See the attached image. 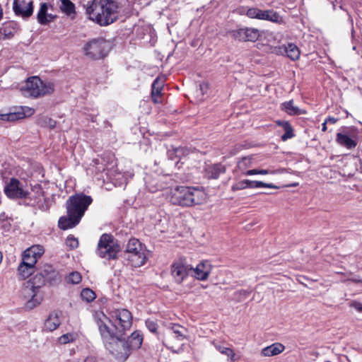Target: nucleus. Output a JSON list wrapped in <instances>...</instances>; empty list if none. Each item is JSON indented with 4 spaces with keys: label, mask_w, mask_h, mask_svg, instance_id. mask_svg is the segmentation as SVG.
Returning <instances> with one entry per match:
<instances>
[{
    "label": "nucleus",
    "mask_w": 362,
    "mask_h": 362,
    "mask_svg": "<svg viewBox=\"0 0 362 362\" xmlns=\"http://www.w3.org/2000/svg\"><path fill=\"white\" fill-rule=\"evenodd\" d=\"M192 271V267L183 259L175 262L171 266V274L178 284H181Z\"/></svg>",
    "instance_id": "4468645a"
},
{
    "label": "nucleus",
    "mask_w": 362,
    "mask_h": 362,
    "mask_svg": "<svg viewBox=\"0 0 362 362\" xmlns=\"http://www.w3.org/2000/svg\"><path fill=\"white\" fill-rule=\"evenodd\" d=\"M204 194L201 190L189 187H177L171 192L170 202L175 205L191 206L201 204Z\"/></svg>",
    "instance_id": "7ed1b4c3"
},
{
    "label": "nucleus",
    "mask_w": 362,
    "mask_h": 362,
    "mask_svg": "<svg viewBox=\"0 0 362 362\" xmlns=\"http://www.w3.org/2000/svg\"><path fill=\"white\" fill-rule=\"evenodd\" d=\"M86 11L90 20L101 26H105L118 19L119 6L113 0H93Z\"/></svg>",
    "instance_id": "f03ea898"
},
{
    "label": "nucleus",
    "mask_w": 362,
    "mask_h": 362,
    "mask_svg": "<svg viewBox=\"0 0 362 362\" xmlns=\"http://www.w3.org/2000/svg\"><path fill=\"white\" fill-rule=\"evenodd\" d=\"M110 317L118 323V329L124 334L132 325V313L127 309H116L110 313Z\"/></svg>",
    "instance_id": "f8f14e48"
},
{
    "label": "nucleus",
    "mask_w": 362,
    "mask_h": 362,
    "mask_svg": "<svg viewBox=\"0 0 362 362\" xmlns=\"http://www.w3.org/2000/svg\"><path fill=\"white\" fill-rule=\"evenodd\" d=\"M84 362H95V359L93 357H87Z\"/></svg>",
    "instance_id": "09e8293b"
},
{
    "label": "nucleus",
    "mask_w": 362,
    "mask_h": 362,
    "mask_svg": "<svg viewBox=\"0 0 362 362\" xmlns=\"http://www.w3.org/2000/svg\"><path fill=\"white\" fill-rule=\"evenodd\" d=\"M358 280H359V279H351V281H352L353 282H354V283H361L360 281H358Z\"/></svg>",
    "instance_id": "603ef678"
},
{
    "label": "nucleus",
    "mask_w": 362,
    "mask_h": 362,
    "mask_svg": "<svg viewBox=\"0 0 362 362\" xmlns=\"http://www.w3.org/2000/svg\"><path fill=\"white\" fill-rule=\"evenodd\" d=\"M46 280L43 277V273L38 272L30 280L25 284L23 288V294L25 298H30L26 303L28 309H33L39 305L42 297L38 296L40 288L45 284Z\"/></svg>",
    "instance_id": "39448f33"
},
{
    "label": "nucleus",
    "mask_w": 362,
    "mask_h": 362,
    "mask_svg": "<svg viewBox=\"0 0 362 362\" xmlns=\"http://www.w3.org/2000/svg\"><path fill=\"white\" fill-rule=\"evenodd\" d=\"M275 173H276L275 170L253 169V170H247L245 173H243V175H257V174L267 175V174H274Z\"/></svg>",
    "instance_id": "a19ab883"
},
{
    "label": "nucleus",
    "mask_w": 362,
    "mask_h": 362,
    "mask_svg": "<svg viewBox=\"0 0 362 362\" xmlns=\"http://www.w3.org/2000/svg\"><path fill=\"white\" fill-rule=\"evenodd\" d=\"M49 122H53V123H55L54 121H52V119H49ZM52 127H54V124H50Z\"/></svg>",
    "instance_id": "864d4df0"
},
{
    "label": "nucleus",
    "mask_w": 362,
    "mask_h": 362,
    "mask_svg": "<svg viewBox=\"0 0 362 362\" xmlns=\"http://www.w3.org/2000/svg\"><path fill=\"white\" fill-rule=\"evenodd\" d=\"M131 351L139 349L143 342V336L139 331L134 332L126 341Z\"/></svg>",
    "instance_id": "5701e85b"
},
{
    "label": "nucleus",
    "mask_w": 362,
    "mask_h": 362,
    "mask_svg": "<svg viewBox=\"0 0 362 362\" xmlns=\"http://www.w3.org/2000/svg\"><path fill=\"white\" fill-rule=\"evenodd\" d=\"M98 329L105 348L114 343V341H117L118 337H122L123 336L117 326H115L116 330L114 331L103 322L98 323Z\"/></svg>",
    "instance_id": "ddd939ff"
},
{
    "label": "nucleus",
    "mask_w": 362,
    "mask_h": 362,
    "mask_svg": "<svg viewBox=\"0 0 362 362\" xmlns=\"http://www.w3.org/2000/svg\"><path fill=\"white\" fill-rule=\"evenodd\" d=\"M18 24L14 21H8L0 26V40H5L12 38L17 33Z\"/></svg>",
    "instance_id": "6ab92c4d"
},
{
    "label": "nucleus",
    "mask_w": 362,
    "mask_h": 362,
    "mask_svg": "<svg viewBox=\"0 0 362 362\" xmlns=\"http://www.w3.org/2000/svg\"><path fill=\"white\" fill-rule=\"evenodd\" d=\"M297 185H298V183L291 185V186H297Z\"/></svg>",
    "instance_id": "5fc2aeb1"
},
{
    "label": "nucleus",
    "mask_w": 362,
    "mask_h": 362,
    "mask_svg": "<svg viewBox=\"0 0 362 362\" xmlns=\"http://www.w3.org/2000/svg\"><path fill=\"white\" fill-rule=\"evenodd\" d=\"M119 361H125L130 356L132 351L127 341L122 337H118L117 341L106 348Z\"/></svg>",
    "instance_id": "9d476101"
},
{
    "label": "nucleus",
    "mask_w": 362,
    "mask_h": 362,
    "mask_svg": "<svg viewBox=\"0 0 362 362\" xmlns=\"http://www.w3.org/2000/svg\"><path fill=\"white\" fill-rule=\"evenodd\" d=\"M259 188V187H268L272 189H277L278 187L271 184V183H264L262 181H251L249 180H243L239 181L236 183H234L231 186V190L233 192L238 190H242L246 188Z\"/></svg>",
    "instance_id": "f3484780"
},
{
    "label": "nucleus",
    "mask_w": 362,
    "mask_h": 362,
    "mask_svg": "<svg viewBox=\"0 0 362 362\" xmlns=\"http://www.w3.org/2000/svg\"><path fill=\"white\" fill-rule=\"evenodd\" d=\"M251 293V291L250 290H244L241 289L239 290L234 293L235 299L238 302L243 301L245 299H246Z\"/></svg>",
    "instance_id": "ea45409f"
},
{
    "label": "nucleus",
    "mask_w": 362,
    "mask_h": 362,
    "mask_svg": "<svg viewBox=\"0 0 362 362\" xmlns=\"http://www.w3.org/2000/svg\"><path fill=\"white\" fill-rule=\"evenodd\" d=\"M262 13L263 10L259 9L257 8H250L247 9L246 15L251 18H257L262 20Z\"/></svg>",
    "instance_id": "58836bf2"
},
{
    "label": "nucleus",
    "mask_w": 362,
    "mask_h": 362,
    "mask_svg": "<svg viewBox=\"0 0 362 362\" xmlns=\"http://www.w3.org/2000/svg\"><path fill=\"white\" fill-rule=\"evenodd\" d=\"M327 123H325V121L322 123V132L327 131Z\"/></svg>",
    "instance_id": "8fccbe9b"
},
{
    "label": "nucleus",
    "mask_w": 362,
    "mask_h": 362,
    "mask_svg": "<svg viewBox=\"0 0 362 362\" xmlns=\"http://www.w3.org/2000/svg\"><path fill=\"white\" fill-rule=\"evenodd\" d=\"M336 141L342 146L349 149L354 148L356 146L357 142L351 139L348 135L341 133H337L336 135Z\"/></svg>",
    "instance_id": "bb28decb"
},
{
    "label": "nucleus",
    "mask_w": 362,
    "mask_h": 362,
    "mask_svg": "<svg viewBox=\"0 0 362 362\" xmlns=\"http://www.w3.org/2000/svg\"><path fill=\"white\" fill-rule=\"evenodd\" d=\"M54 91V85L52 82H44L38 76L28 78L21 88L25 97L40 98L50 95Z\"/></svg>",
    "instance_id": "20e7f679"
},
{
    "label": "nucleus",
    "mask_w": 362,
    "mask_h": 362,
    "mask_svg": "<svg viewBox=\"0 0 362 362\" xmlns=\"http://www.w3.org/2000/svg\"><path fill=\"white\" fill-rule=\"evenodd\" d=\"M146 327L148 329V330L153 333H155L157 332L158 329V325L156 322H155L153 320H147L146 321Z\"/></svg>",
    "instance_id": "a18cd8bd"
},
{
    "label": "nucleus",
    "mask_w": 362,
    "mask_h": 362,
    "mask_svg": "<svg viewBox=\"0 0 362 362\" xmlns=\"http://www.w3.org/2000/svg\"><path fill=\"white\" fill-rule=\"evenodd\" d=\"M252 165V158L244 157L238 162L237 168L238 170L243 173H245V170Z\"/></svg>",
    "instance_id": "c9c22d12"
},
{
    "label": "nucleus",
    "mask_w": 362,
    "mask_h": 362,
    "mask_svg": "<svg viewBox=\"0 0 362 362\" xmlns=\"http://www.w3.org/2000/svg\"><path fill=\"white\" fill-rule=\"evenodd\" d=\"M215 347L221 354L226 355L228 360L232 362H237V358H235V354L233 349L222 345H215Z\"/></svg>",
    "instance_id": "f704fd0d"
},
{
    "label": "nucleus",
    "mask_w": 362,
    "mask_h": 362,
    "mask_svg": "<svg viewBox=\"0 0 362 362\" xmlns=\"http://www.w3.org/2000/svg\"><path fill=\"white\" fill-rule=\"evenodd\" d=\"M81 281V276L77 272H71L67 277V281L72 284H78Z\"/></svg>",
    "instance_id": "79ce46f5"
},
{
    "label": "nucleus",
    "mask_w": 362,
    "mask_h": 362,
    "mask_svg": "<svg viewBox=\"0 0 362 362\" xmlns=\"http://www.w3.org/2000/svg\"><path fill=\"white\" fill-rule=\"evenodd\" d=\"M40 272L43 273V277L47 282L52 284L55 281L58 277V274L52 269L51 266L46 267L43 270Z\"/></svg>",
    "instance_id": "2f4dec72"
},
{
    "label": "nucleus",
    "mask_w": 362,
    "mask_h": 362,
    "mask_svg": "<svg viewBox=\"0 0 362 362\" xmlns=\"http://www.w3.org/2000/svg\"><path fill=\"white\" fill-rule=\"evenodd\" d=\"M81 298L88 303L92 302L95 298V292L90 288H83L81 293Z\"/></svg>",
    "instance_id": "4c0bfd02"
},
{
    "label": "nucleus",
    "mask_w": 362,
    "mask_h": 362,
    "mask_svg": "<svg viewBox=\"0 0 362 362\" xmlns=\"http://www.w3.org/2000/svg\"><path fill=\"white\" fill-rule=\"evenodd\" d=\"M66 245L71 249H75L78 246V241L74 236H69L66 240Z\"/></svg>",
    "instance_id": "c03bdc74"
},
{
    "label": "nucleus",
    "mask_w": 362,
    "mask_h": 362,
    "mask_svg": "<svg viewBox=\"0 0 362 362\" xmlns=\"http://www.w3.org/2000/svg\"><path fill=\"white\" fill-rule=\"evenodd\" d=\"M48 5L47 3L40 4V10L37 15V21L42 25H47L55 18V16L48 13Z\"/></svg>",
    "instance_id": "412c9836"
},
{
    "label": "nucleus",
    "mask_w": 362,
    "mask_h": 362,
    "mask_svg": "<svg viewBox=\"0 0 362 362\" xmlns=\"http://www.w3.org/2000/svg\"><path fill=\"white\" fill-rule=\"evenodd\" d=\"M124 257L134 267H140L148 259L146 251L136 238L130 239L124 251Z\"/></svg>",
    "instance_id": "423d86ee"
},
{
    "label": "nucleus",
    "mask_w": 362,
    "mask_h": 362,
    "mask_svg": "<svg viewBox=\"0 0 362 362\" xmlns=\"http://www.w3.org/2000/svg\"><path fill=\"white\" fill-rule=\"evenodd\" d=\"M13 9L16 16L28 18L33 13V3L32 1L14 0Z\"/></svg>",
    "instance_id": "dca6fc26"
},
{
    "label": "nucleus",
    "mask_w": 362,
    "mask_h": 362,
    "mask_svg": "<svg viewBox=\"0 0 362 362\" xmlns=\"http://www.w3.org/2000/svg\"><path fill=\"white\" fill-rule=\"evenodd\" d=\"M262 20L269 21L279 24L282 23L284 21L282 17L273 10H263Z\"/></svg>",
    "instance_id": "c85d7f7f"
},
{
    "label": "nucleus",
    "mask_w": 362,
    "mask_h": 362,
    "mask_svg": "<svg viewBox=\"0 0 362 362\" xmlns=\"http://www.w3.org/2000/svg\"><path fill=\"white\" fill-rule=\"evenodd\" d=\"M350 306L356 310L358 312H362V303L358 301L354 300L351 302Z\"/></svg>",
    "instance_id": "49530a36"
},
{
    "label": "nucleus",
    "mask_w": 362,
    "mask_h": 362,
    "mask_svg": "<svg viewBox=\"0 0 362 362\" xmlns=\"http://www.w3.org/2000/svg\"><path fill=\"white\" fill-rule=\"evenodd\" d=\"M61 324L57 313H52L45 322V329L49 332L55 330Z\"/></svg>",
    "instance_id": "a878e982"
},
{
    "label": "nucleus",
    "mask_w": 362,
    "mask_h": 362,
    "mask_svg": "<svg viewBox=\"0 0 362 362\" xmlns=\"http://www.w3.org/2000/svg\"><path fill=\"white\" fill-rule=\"evenodd\" d=\"M92 202L93 199L90 196L83 193L69 197L66 202L67 214L59 218V227L66 230L78 225Z\"/></svg>",
    "instance_id": "f257e3e1"
},
{
    "label": "nucleus",
    "mask_w": 362,
    "mask_h": 362,
    "mask_svg": "<svg viewBox=\"0 0 362 362\" xmlns=\"http://www.w3.org/2000/svg\"><path fill=\"white\" fill-rule=\"evenodd\" d=\"M282 108L290 115H299L305 113V111L295 106L292 100L283 103Z\"/></svg>",
    "instance_id": "c756f323"
},
{
    "label": "nucleus",
    "mask_w": 362,
    "mask_h": 362,
    "mask_svg": "<svg viewBox=\"0 0 362 362\" xmlns=\"http://www.w3.org/2000/svg\"><path fill=\"white\" fill-rule=\"evenodd\" d=\"M337 119L333 117H328L325 119V123L335 124L337 122Z\"/></svg>",
    "instance_id": "de8ad7c7"
},
{
    "label": "nucleus",
    "mask_w": 362,
    "mask_h": 362,
    "mask_svg": "<svg viewBox=\"0 0 362 362\" xmlns=\"http://www.w3.org/2000/svg\"><path fill=\"white\" fill-rule=\"evenodd\" d=\"M4 193L10 199H26L30 192L18 180L11 178L4 187Z\"/></svg>",
    "instance_id": "1a4fd4ad"
},
{
    "label": "nucleus",
    "mask_w": 362,
    "mask_h": 362,
    "mask_svg": "<svg viewBox=\"0 0 362 362\" xmlns=\"http://www.w3.org/2000/svg\"><path fill=\"white\" fill-rule=\"evenodd\" d=\"M18 274L23 279L29 277L34 272V266L28 265L24 261L18 266Z\"/></svg>",
    "instance_id": "7c9ffc66"
},
{
    "label": "nucleus",
    "mask_w": 362,
    "mask_h": 362,
    "mask_svg": "<svg viewBox=\"0 0 362 362\" xmlns=\"http://www.w3.org/2000/svg\"><path fill=\"white\" fill-rule=\"evenodd\" d=\"M120 246L112 235L103 234L98 243L96 254L107 260L117 259Z\"/></svg>",
    "instance_id": "0eeeda50"
},
{
    "label": "nucleus",
    "mask_w": 362,
    "mask_h": 362,
    "mask_svg": "<svg viewBox=\"0 0 362 362\" xmlns=\"http://www.w3.org/2000/svg\"><path fill=\"white\" fill-rule=\"evenodd\" d=\"M62 11L67 15L74 12V4L70 0H62V6H60Z\"/></svg>",
    "instance_id": "e433bc0d"
},
{
    "label": "nucleus",
    "mask_w": 362,
    "mask_h": 362,
    "mask_svg": "<svg viewBox=\"0 0 362 362\" xmlns=\"http://www.w3.org/2000/svg\"><path fill=\"white\" fill-rule=\"evenodd\" d=\"M34 112V109L31 107L26 106L19 107L16 108L15 111L6 114H0V119L3 121L14 122L26 117H30L33 115Z\"/></svg>",
    "instance_id": "2eb2a0df"
},
{
    "label": "nucleus",
    "mask_w": 362,
    "mask_h": 362,
    "mask_svg": "<svg viewBox=\"0 0 362 362\" xmlns=\"http://www.w3.org/2000/svg\"><path fill=\"white\" fill-rule=\"evenodd\" d=\"M164 86V80L159 77L156 78L151 86V98L155 103H159L158 98L160 96L162 88Z\"/></svg>",
    "instance_id": "b1692460"
},
{
    "label": "nucleus",
    "mask_w": 362,
    "mask_h": 362,
    "mask_svg": "<svg viewBox=\"0 0 362 362\" xmlns=\"http://www.w3.org/2000/svg\"><path fill=\"white\" fill-rule=\"evenodd\" d=\"M205 171L206 176L209 179H217L221 174L226 172V168L220 163L209 165L206 166Z\"/></svg>",
    "instance_id": "4be33fe9"
},
{
    "label": "nucleus",
    "mask_w": 362,
    "mask_h": 362,
    "mask_svg": "<svg viewBox=\"0 0 362 362\" xmlns=\"http://www.w3.org/2000/svg\"><path fill=\"white\" fill-rule=\"evenodd\" d=\"M281 52H284L286 56L292 60H296L300 57V51L298 47L292 43H289L287 45H284L280 47Z\"/></svg>",
    "instance_id": "393cba45"
},
{
    "label": "nucleus",
    "mask_w": 362,
    "mask_h": 362,
    "mask_svg": "<svg viewBox=\"0 0 362 362\" xmlns=\"http://www.w3.org/2000/svg\"><path fill=\"white\" fill-rule=\"evenodd\" d=\"M200 90L202 92L204 88H206V85L202 83L199 85Z\"/></svg>",
    "instance_id": "3c124183"
},
{
    "label": "nucleus",
    "mask_w": 362,
    "mask_h": 362,
    "mask_svg": "<svg viewBox=\"0 0 362 362\" xmlns=\"http://www.w3.org/2000/svg\"><path fill=\"white\" fill-rule=\"evenodd\" d=\"M228 34L233 39L238 41L247 42L256 41L260 36L259 30L254 28H238L228 32Z\"/></svg>",
    "instance_id": "9b49d317"
},
{
    "label": "nucleus",
    "mask_w": 362,
    "mask_h": 362,
    "mask_svg": "<svg viewBox=\"0 0 362 362\" xmlns=\"http://www.w3.org/2000/svg\"><path fill=\"white\" fill-rule=\"evenodd\" d=\"M44 250L41 246L33 245L24 251L22 260L28 265L35 267L37 259L40 258Z\"/></svg>",
    "instance_id": "a211bd4d"
},
{
    "label": "nucleus",
    "mask_w": 362,
    "mask_h": 362,
    "mask_svg": "<svg viewBox=\"0 0 362 362\" xmlns=\"http://www.w3.org/2000/svg\"><path fill=\"white\" fill-rule=\"evenodd\" d=\"M278 124L282 126L285 131L284 134L281 136V139L283 141H285L287 139L294 136V134L293 133V128L291 125L289 124V122L285 121H280L278 122Z\"/></svg>",
    "instance_id": "72a5a7b5"
},
{
    "label": "nucleus",
    "mask_w": 362,
    "mask_h": 362,
    "mask_svg": "<svg viewBox=\"0 0 362 362\" xmlns=\"http://www.w3.org/2000/svg\"><path fill=\"white\" fill-rule=\"evenodd\" d=\"M75 339V336L73 334L67 333L63 334L59 338V341L61 344H65L70 341H73Z\"/></svg>",
    "instance_id": "37998d69"
},
{
    "label": "nucleus",
    "mask_w": 362,
    "mask_h": 362,
    "mask_svg": "<svg viewBox=\"0 0 362 362\" xmlns=\"http://www.w3.org/2000/svg\"><path fill=\"white\" fill-rule=\"evenodd\" d=\"M285 347L279 343L273 344L264 348L262 350V355L264 356H273L278 355L284 351Z\"/></svg>",
    "instance_id": "cd10ccee"
},
{
    "label": "nucleus",
    "mask_w": 362,
    "mask_h": 362,
    "mask_svg": "<svg viewBox=\"0 0 362 362\" xmlns=\"http://www.w3.org/2000/svg\"><path fill=\"white\" fill-rule=\"evenodd\" d=\"M168 329L174 334V337L179 341L185 339L183 331L185 328L177 324H171L168 326Z\"/></svg>",
    "instance_id": "473e14b6"
},
{
    "label": "nucleus",
    "mask_w": 362,
    "mask_h": 362,
    "mask_svg": "<svg viewBox=\"0 0 362 362\" xmlns=\"http://www.w3.org/2000/svg\"><path fill=\"white\" fill-rule=\"evenodd\" d=\"M358 281H360L361 283H362V279L358 280Z\"/></svg>",
    "instance_id": "6e6d98bb"
},
{
    "label": "nucleus",
    "mask_w": 362,
    "mask_h": 362,
    "mask_svg": "<svg viewBox=\"0 0 362 362\" xmlns=\"http://www.w3.org/2000/svg\"><path fill=\"white\" fill-rule=\"evenodd\" d=\"M84 54L91 59H100L107 56L109 44L103 38L93 39L88 42L83 48Z\"/></svg>",
    "instance_id": "6e6552de"
},
{
    "label": "nucleus",
    "mask_w": 362,
    "mask_h": 362,
    "mask_svg": "<svg viewBox=\"0 0 362 362\" xmlns=\"http://www.w3.org/2000/svg\"><path fill=\"white\" fill-rule=\"evenodd\" d=\"M211 265L208 261H203L198 264L192 271L194 273V277L199 280H206L211 273Z\"/></svg>",
    "instance_id": "aec40b11"
}]
</instances>
